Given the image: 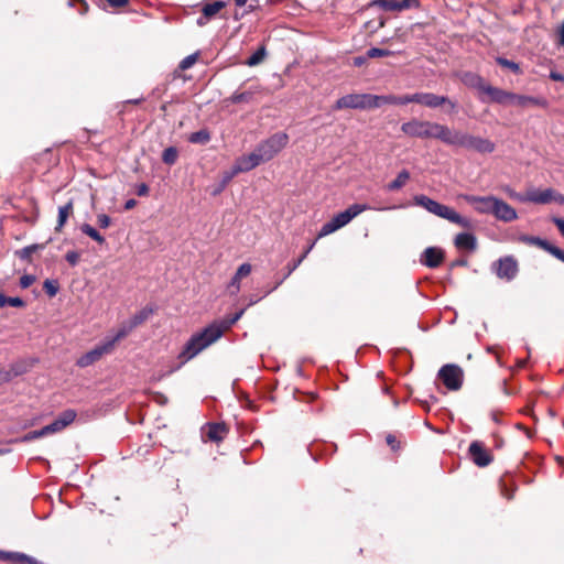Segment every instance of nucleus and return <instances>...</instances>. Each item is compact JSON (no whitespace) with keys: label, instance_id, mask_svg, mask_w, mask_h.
I'll return each instance as SVG.
<instances>
[{"label":"nucleus","instance_id":"obj_63","mask_svg":"<svg viewBox=\"0 0 564 564\" xmlns=\"http://www.w3.org/2000/svg\"><path fill=\"white\" fill-rule=\"evenodd\" d=\"M453 265H467V261L466 260H457L453 263Z\"/></svg>","mask_w":564,"mask_h":564},{"label":"nucleus","instance_id":"obj_15","mask_svg":"<svg viewBox=\"0 0 564 564\" xmlns=\"http://www.w3.org/2000/svg\"><path fill=\"white\" fill-rule=\"evenodd\" d=\"M468 452L473 462L479 467H486L492 460V456L482 447L479 442H473L469 445Z\"/></svg>","mask_w":564,"mask_h":564},{"label":"nucleus","instance_id":"obj_1","mask_svg":"<svg viewBox=\"0 0 564 564\" xmlns=\"http://www.w3.org/2000/svg\"><path fill=\"white\" fill-rule=\"evenodd\" d=\"M245 313V308H240L231 316L214 321L203 330L194 334L184 345L177 358L180 365L169 371V373L180 369L184 364L195 358L204 349L216 343L223 334L229 329Z\"/></svg>","mask_w":564,"mask_h":564},{"label":"nucleus","instance_id":"obj_3","mask_svg":"<svg viewBox=\"0 0 564 564\" xmlns=\"http://www.w3.org/2000/svg\"><path fill=\"white\" fill-rule=\"evenodd\" d=\"M288 142L289 135L284 132H278L259 143L256 149L249 153V170L272 160L286 147Z\"/></svg>","mask_w":564,"mask_h":564},{"label":"nucleus","instance_id":"obj_31","mask_svg":"<svg viewBox=\"0 0 564 564\" xmlns=\"http://www.w3.org/2000/svg\"><path fill=\"white\" fill-rule=\"evenodd\" d=\"M410 180V173L406 170H402L387 186L389 191H398Z\"/></svg>","mask_w":564,"mask_h":564},{"label":"nucleus","instance_id":"obj_26","mask_svg":"<svg viewBox=\"0 0 564 564\" xmlns=\"http://www.w3.org/2000/svg\"><path fill=\"white\" fill-rule=\"evenodd\" d=\"M134 327L131 325V323L128 321L127 323L122 324L117 333L113 336H108L104 340L107 343V345L113 350L116 344L127 337Z\"/></svg>","mask_w":564,"mask_h":564},{"label":"nucleus","instance_id":"obj_37","mask_svg":"<svg viewBox=\"0 0 564 564\" xmlns=\"http://www.w3.org/2000/svg\"><path fill=\"white\" fill-rule=\"evenodd\" d=\"M265 47L260 46L252 55L249 56V67L259 65L265 57Z\"/></svg>","mask_w":564,"mask_h":564},{"label":"nucleus","instance_id":"obj_43","mask_svg":"<svg viewBox=\"0 0 564 564\" xmlns=\"http://www.w3.org/2000/svg\"><path fill=\"white\" fill-rule=\"evenodd\" d=\"M45 292L51 296H55L58 292V286L55 281L45 280L44 284Z\"/></svg>","mask_w":564,"mask_h":564},{"label":"nucleus","instance_id":"obj_13","mask_svg":"<svg viewBox=\"0 0 564 564\" xmlns=\"http://www.w3.org/2000/svg\"><path fill=\"white\" fill-rule=\"evenodd\" d=\"M111 351H112L111 348L107 345V343L105 340H102L100 344L95 346L91 350H89L86 354H84L83 356H80L77 359L76 365L80 368H86V367L95 364L99 359H101V357L104 355L110 354Z\"/></svg>","mask_w":564,"mask_h":564},{"label":"nucleus","instance_id":"obj_22","mask_svg":"<svg viewBox=\"0 0 564 564\" xmlns=\"http://www.w3.org/2000/svg\"><path fill=\"white\" fill-rule=\"evenodd\" d=\"M378 108L383 105H408L413 102V94L404 96L378 95Z\"/></svg>","mask_w":564,"mask_h":564},{"label":"nucleus","instance_id":"obj_6","mask_svg":"<svg viewBox=\"0 0 564 564\" xmlns=\"http://www.w3.org/2000/svg\"><path fill=\"white\" fill-rule=\"evenodd\" d=\"M368 209H370V207L367 204L350 205L347 209L338 213L329 221L325 223L321 228L318 237H325L335 232L336 230L349 224L355 217Z\"/></svg>","mask_w":564,"mask_h":564},{"label":"nucleus","instance_id":"obj_29","mask_svg":"<svg viewBox=\"0 0 564 564\" xmlns=\"http://www.w3.org/2000/svg\"><path fill=\"white\" fill-rule=\"evenodd\" d=\"M72 213H73V200H69L67 204H65L64 206H61L58 208V219H57V225L55 228L57 231L62 230V228L66 224V221Z\"/></svg>","mask_w":564,"mask_h":564},{"label":"nucleus","instance_id":"obj_41","mask_svg":"<svg viewBox=\"0 0 564 564\" xmlns=\"http://www.w3.org/2000/svg\"><path fill=\"white\" fill-rule=\"evenodd\" d=\"M391 54H392L391 51L377 48V47H371L370 50L367 51V57H369V58L383 57V56H389Z\"/></svg>","mask_w":564,"mask_h":564},{"label":"nucleus","instance_id":"obj_60","mask_svg":"<svg viewBox=\"0 0 564 564\" xmlns=\"http://www.w3.org/2000/svg\"><path fill=\"white\" fill-rule=\"evenodd\" d=\"M387 443H388L392 448H394L395 437H394V436H392V435H388V436H387Z\"/></svg>","mask_w":564,"mask_h":564},{"label":"nucleus","instance_id":"obj_49","mask_svg":"<svg viewBox=\"0 0 564 564\" xmlns=\"http://www.w3.org/2000/svg\"><path fill=\"white\" fill-rule=\"evenodd\" d=\"M36 248H37L36 245H32V246H28V247L23 248L21 250L20 257L28 258L32 252H34L36 250Z\"/></svg>","mask_w":564,"mask_h":564},{"label":"nucleus","instance_id":"obj_21","mask_svg":"<svg viewBox=\"0 0 564 564\" xmlns=\"http://www.w3.org/2000/svg\"><path fill=\"white\" fill-rule=\"evenodd\" d=\"M225 7H226L225 1H214L210 3H205L202 8L203 17L197 20V23L199 25H203L205 23V21L203 19L210 20Z\"/></svg>","mask_w":564,"mask_h":564},{"label":"nucleus","instance_id":"obj_17","mask_svg":"<svg viewBox=\"0 0 564 564\" xmlns=\"http://www.w3.org/2000/svg\"><path fill=\"white\" fill-rule=\"evenodd\" d=\"M203 440L218 443L225 438L227 429L221 423H209L202 430Z\"/></svg>","mask_w":564,"mask_h":564},{"label":"nucleus","instance_id":"obj_50","mask_svg":"<svg viewBox=\"0 0 564 564\" xmlns=\"http://www.w3.org/2000/svg\"><path fill=\"white\" fill-rule=\"evenodd\" d=\"M241 171H243V167L241 165L235 166L234 170L230 173H227L224 176V183L229 182L235 174H237L238 172H241Z\"/></svg>","mask_w":564,"mask_h":564},{"label":"nucleus","instance_id":"obj_64","mask_svg":"<svg viewBox=\"0 0 564 564\" xmlns=\"http://www.w3.org/2000/svg\"><path fill=\"white\" fill-rule=\"evenodd\" d=\"M245 13H246V10H245V9H242L241 13L236 12V13H235V17H236V18H239V17H241V18H242V17H245Z\"/></svg>","mask_w":564,"mask_h":564},{"label":"nucleus","instance_id":"obj_55","mask_svg":"<svg viewBox=\"0 0 564 564\" xmlns=\"http://www.w3.org/2000/svg\"><path fill=\"white\" fill-rule=\"evenodd\" d=\"M550 78L552 80H555V82H563L564 80V75L561 74V73H557V72H551L550 73Z\"/></svg>","mask_w":564,"mask_h":564},{"label":"nucleus","instance_id":"obj_33","mask_svg":"<svg viewBox=\"0 0 564 564\" xmlns=\"http://www.w3.org/2000/svg\"><path fill=\"white\" fill-rule=\"evenodd\" d=\"M210 140V134L207 130L203 129L196 132H193L188 137V141L191 143L205 144Z\"/></svg>","mask_w":564,"mask_h":564},{"label":"nucleus","instance_id":"obj_2","mask_svg":"<svg viewBox=\"0 0 564 564\" xmlns=\"http://www.w3.org/2000/svg\"><path fill=\"white\" fill-rule=\"evenodd\" d=\"M401 131L411 138L435 139L447 145L452 128L435 121L414 118L402 123Z\"/></svg>","mask_w":564,"mask_h":564},{"label":"nucleus","instance_id":"obj_23","mask_svg":"<svg viewBox=\"0 0 564 564\" xmlns=\"http://www.w3.org/2000/svg\"><path fill=\"white\" fill-rule=\"evenodd\" d=\"M460 80L465 86L475 88L480 93H482L484 88L487 85L480 75L473 72L464 73L460 77Z\"/></svg>","mask_w":564,"mask_h":564},{"label":"nucleus","instance_id":"obj_18","mask_svg":"<svg viewBox=\"0 0 564 564\" xmlns=\"http://www.w3.org/2000/svg\"><path fill=\"white\" fill-rule=\"evenodd\" d=\"M444 260V252L436 247H429L421 256V263L427 268H437Z\"/></svg>","mask_w":564,"mask_h":564},{"label":"nucleus","instance_id":"obj_10","mask_svg":"<svg viewBox=\"0 0 564 564\" xmlns=\"http://www.w3.org/2000/svg\"><path fill=\"white\" fill-rule=\"evenodd\" d=\"M491 271L500 280L510 282L518 275L519 265L517 260L512 256H506L492 262Z\"/></svg>","mask_w":564,"mask_h":564},{"label":"nucleus","instance_id":"obj_20","mask_svg":"<svg viewBox=\"0 0 564 564\" xmlns=\"http://www.w3.org/2000/svg\"><path fill=\"white\" fill-rule=\"evenodd\" d=\"M484 94L488 95L491 101L498 104H507L510 102L511 93L502 90L500 88L494 87L489 84L482 90Z\"/></svg>","mask_w":564,"mask_h":564},{"label":"nucleus","instance_id":"obj_51","mask_svg":"<svg viewBox=\"0 0 564 564\" xmlns=\"http://www.w3.org/2000/svg\"><path fill=\"white\" fill-rule=\"evenodd\" d=\"M552 221L556 225L561 235L564 237V219L560 217H553Z\"/></svg>","mask_w":564,"mask_h":564},{"label":"nucleus","instance_id":"obj_47","mask_svg":"<svg viewBox=\"0 0 564 564\" xmlns=\"http://www.w3.org/2000/svg\"><path fill=\"white\" fill-rule=\"evenodd\" d=\"M35 281V278L34 275H31V274H25L23 276H21L20 279V286L22 289H28L29 286H31Z\"/></svg>","mask_w":564,"mask_h":564},{"label":"nucleus","instance_id":"obj_52","mask_svg":"<svg viewBox=\"0 0 564 564\" xmlns=\"http://www.w3.org/2000/svg\"><path fill=\"white\" fill-rule=\"evenodd\" d=\"M148 193H149V187H148V185H147V184L141 183V184H139V185H138V187H137V194H138L139 196H145V195H148Z\"/></svg>","mask_w":564,"mask_h":564},{"label":"nucleus","instance_id":"obj_57","mask_svg":"<svg viewBox=\"0 0 564 564\" xmlns=\"http://www.w3.org/2000/svg\"><path fill=\"white\" fill-rule=\"evenodd\" d=\"M558 35H560V44H561L562 46H564V20H563V23H562V25H561V29H560Z\"/></svg>","mask_w":564,"mask_h":564},{"label":"nucleus","instance_id":"obj_27","mask_svg":"<svg viewBox=\"0 0 564 564\" xmlns=\"http://www.w3.org/2000/svg\"><path fill=\"white\" fill-rule=\"evenodd\" d=\"M510 104L528 107V106H542L544 105V100L531 96L517 95L511 93Z\"/></svg>","mask_w":564,"mask_h":564},{"label":"nucleus","instance_id":"obj_40","mask_svg":"<svg viewBox=\"0 0 564 564\" xmlns=\"http://www.w3.org/2000/svg\"><path fill=\"white\" fill-rule=\"evenodd\" d=\"M197 58H198L197 53L186 56L185 58H183L181 61L180 68L183 70L191 68L196 63Z\"/></svg>","mask_w":564,"mask_h":564},{"label":"nucleus","instance_id":"obj_44","mask_svg":"<svg viewBox=\"0 0 564 564\" xmlns=\"http://www.w3.org/2000/svg\"><path fill=\"white\" fill-rule=\"evenodd\" d=\"M44 436H45V433H44V430L42 427L40 430L29 432L28 434H25L21 438V441L22 442H30V441H33V440H36V438H40V437H44Z\"/></svg>","mask_w":564,"mask_h":564},{"label":"nucleus","instance_id":"obj_5","mask_svg":"<svg viewBox=\"0 0 564 564\" xmlns=\"http://www.w3.org/2000/svg\"><path fill=\"white\" fill-rule=\"evenodd\" d=\"M447 145L475 150L482 154L491 153L496 149L495 143L489 139L476 137L457 129H452Z\"/></svg>","mask_w":564,"mask_h":564},{"label":"nucleus","instance_id":"obj_61","mask_svg":"<svg viewBox=\"0 0 564 564\" xmlns=\"http://www.w3.org/2000/svg\"><path fill=\"white\" fill-rule=\"evenodd\" d=\"M259 7V0H249V11Z\"/></svg>","mask_w":564,"mask_h":564},{"label":"nucleus","instance_id":"obj_12","mask_svg":"<svg viewBox=\"0 0 564 564\" xmlns=\"http://www.w3.org/2000/svg\"><path fill=\"white\" fill-rule=\"evenodd\" d=\"M519 240L525 245L536 246L544 251L549 252L556 259L564 262V251L556 246L551 245L547 240L535 236L523 235L519 237Z\"/></svg>","mask_w":564,"mask_h":564},{"label":"nucleus","instance_id":"obj_56","mask_svg":"<svg viewBox=\"0 0 564 564\" xmlns=\"http://www.w3.org/2000/svg\"><path fill=\"white\" fill-rule=\"evenodd\" d=\"M137 205V200L131 198V199H128L124 204V209L126 210H130L132 209L134 206Z\"/></svg>","mask_w":564,"mask_h":564},{"label":"nucleus","instance_id":"obj_4","mask_svg":"<svg viewBox=\"0 0 564 564\" xmlns=\"http://www.w3.org/2000/svg\"><path fill=\"white\" fill-rule=\"evenodd\" d=\"M414 203L417 206H421L424 209H426L429 213L436 215L441 218H444L463 228L469 229L473 227V223L469 218L459 215L453 208L443 205L425 195L414 196Z\"/></svg>","mask_w":564,"mask_h":564},{"label":"nucleus","instance_id":"obj_48","mask_svg":"<svg viewBox=\"0 0 564 564\" xmlns=\"http://www.w3.org/2000/svg\"><path fill=\"white\" fill-rule=\"evenodd\" d=\"M399 3H400V11L410 9V8H417L420 4L419 0H401Z\"/></svg>","mask_w":564,"mask_h":564},{"label":"nucleus","instance_id":"obj_42","mask_svg":"<svg viewBox=\"0 0 564 564\" xmlns=\"http://www.w3.org/2000/svg\"><path fill=\"white\" fill-rule=\"evenodd\" d=\"M64 429L63 424L59 423V421L56 419L54 422H52L48 425H45L43 427L45 436L50 434L57 433Z\"/></svg>","mask_w":564,"mask_h":564},{"label":"nucleus","instance_id":"obj_39","mask_svg":"<svg viewBox=\"0 0 564 564\" xmlns=\"http://www.w3.org/2000/svg\"><path fill=\"white\" fill-rule=\"evenodd\" d=\"M496 62L500 66L511 69L516 74L520 72L519 65L517 63H514L513 61H510V59L499 56L496 58Z\"/></svg>","mask_w":564,"mask_h":564},{"label":"nucleus","instance_id":"obj_14","mask_svg":"<svg viewBox=\"0 0 564 564\" xmlns=\"http://www.w3.org/2000/svg\"><path fill=\"white\" fill-rule=\"evenodd\" d=\"M463 198L480 214H492L496 202L495 196L464 195Z\"/></svg>","mask_w":564,"mask_h":564},{"label":"nucleus","instance_id":"obj_45","mask_svg":"<svg viewBox=\"0 0 564 564\" xmlns=\"http://www.w3.org/2000/svg\"><path fill=\"white\" fill-rule=\"evenodd\" d=\"M65 259L70 265L74 267L79 261V253L75 250H70L66 253Z\"/></svg>","mask_w":564,"mask_h":564},{"label":"nucleus","instance_id":"obj_35","mask_svg":"<svg viewBox=\"0 0 564 564\" xmlns=\"http://www.w3.org/2000/svg\"><path fill=\"white\" fill-rule=\"evenodd\" d=\"M178 158V151L174 147L166 148L162 153V161L165 164L173 165Z\"/></svg>","mask_w":564,"mask_h":564},{"label":"nucleus","instance_id":"obj_58","mask_svg":"<svg viewBox=\"0 0 564 564\" xmlns=\"http://www.w3.org/2000/svg\"><path fill=\"white\" fill-rule=\"evenodd\" d=\"M365 62H366V57L358 56V57H355L354 65L355 66H361Z\"/></svg>","mask_w":564,"mask_h":564},{"label":"nucleus","instance_id":"obj_9","mask_svg":"<svg viewBox=\"0 0 564 564\" xmlns=\"http://www.w3.org/2000/svg\"><path fill=\"white\" fill-rule=\"evenodd\" d=\"M413 102L420 104L431 109L447 106L448 113H456L458 108L456 101L449 99L446 96H441L433 93H415L413 94Z\"/></svg>","mask_w":564,"mask_h":564},{"label":"nucleus","instance_id":"obj_16","mask_svg":"<svg viewBox=\"0 0 564 564\" xmlns=\"http://www.w3.org/2000/svg\"><path fill=\"white\" fill-rule=\"evenodd\" d=\"M492 215L506 223L512 221L518 217L516 209L499 198H496Z\"/></svg>","mask_w":564,"mask_h":564},{"label":"nucleus","instance_id":"obj_34","mask_svg":"<svg viewBox=\"0 0 564 564\" xmlns=\"http://www.w3.org/2000/svg\"><path fill=\"white\" fill-rule=\"evenodd\" d=\"M6 305L22 307L24 306V301L18 296L11 297L0 293V308L4 307Z\"/></svg>","mask_w":564,"mask_h":564},{"label":"nucleus","instance_id":"obj_8","mask_svg":"<svg viewBox=\"0 0 564 564\" xmlns=\"http://www.w3.org/2000/svg\"><path fill=\"white\" fill-rule=\"evenodd\" d=\"M511 197L521 202V203H534V204H549L551 202H556L558 204L564 203V196L552 188L545 189H535L531 188L527 191L525 194L513 193Z\"/></svg>","mask_w":564,"mask_h":564},{"label":"nucleus","instance_id":"obj_7","mask_svg":"<svg viewBox=\"0 0 564 564\" xmlns=\"http://www.w3.org/2000/svg\"><path fill=\"white\" fill-rule=\"evenodd\" d=\"M378 95L373 94H349L340 97L333 106L334 110L357 109L368 110L378 108Z\"/></svg>","mask_w":564,"mask_h":564},{"label":"nucleus","instance_id":"obj_30","mask_svg":"<svg viewBox=\"0 0 564 564\" xmlns=\"http://www.w3.org/2000/svg\"><path fill=\"white\" fill-rule=\"evenodd\" d=\"M154 313V310L153 307L151 306H145L143 307L141 311H139L138 313H135L130 319L129 322L131 323V325L135 328L138 327L139 325H141L142 323H144L152 314Z\"/></svg>","mask_w":564,"mask_h":564},{"label":"nucleus","instance_id":"obj_38","mask_svg":"<svg viewBox=\"0 0 564 564\" xmlns=\"http://www.w3.org/2000/svg\"><path fill=\"white\" fill-rule=\"evenodd\" d=\"M76 412L72 409H68V410H65L59 416H58V421L61 424H63L64 429L69 425L70 423L74 422V420L76 419Z\"/></svg>","mask_w":564,"mask_h":564},{"label":"nucleus","instance_id":"obj_25","mask_svg":"<svg viewBox=\"0 0 564 564\" xmlns=\"http://www.w3.org/2000/svg\"><path fill=\"white\" fill-rule=\"evenodd\" d=\"M134 327L131 325V323L128 321L127 323L122 324L117 333L113 336H108L104 340L107 343V345L113 350L116 344L127 337Z\"/></svg>","mask_w":564,"mask_h":564},{"label":"nucleus","instance_id":"obj_19","mask_svg":"<svg viewBox=\"0 0 564 564\" xmlns=\"http://www.w3.org/2000/svg\"><path fill=\"white\" fill-rule=\"evenodd\" d=\"M0 560L15 564H42L36 558L20 552L0 551Z\"/></svg>","mask_w":564,"mask_h":564},{"label":"nucleus","instance_id":"obj_28","mask_svg":"<svg viewBox=\"0 0 564 564\" xmlns=\"http://www.w3.org/2000/svg\"><path fill=\"white\" fill-rule=\"evenodd\" d=\"M247 276V263H242L239 265L235 276L231 279L230 283L228 284V292L231 295H235L240 290V281Z\"/></svg>","mask_w":564,"mask_h":564},{"label":"nucleus","instance_id":"obj_54","mask_svg":"<svg viewBox=\"0 0 564 564\" xmlns=\"http://www.w3.org/2000/svg\"><path fill=\"white\" fill-rule=\"evenodd\" d=\"M111 7L120 8L128 3V0H107Z\"/></svg>","mask_w":564,"mask_h":564},{"label":"nucleus","instance_id":"obj_46","mask_svg":"<svg viewBox=\"0 0 564 564\" xmlns=\"http://www.w3.org/2000/svg\"><path fill=\"white\" fill-rule=\"evenodd\" d=\"M97 223H98L100 228L106 229V228H108L110 226L111 219L106 214H99L97 216Z\"/></svg>","mask_w":564,"mask_h":564},{"label":"nucleus","instance_id":"obj_53","mask_svg":"<svg viewBox=\"0 0 564 564\" xmlns=\"http://www.w3.org/2000/svg\"><path fill=\"white\" fill-rule=\"evenodd\" d=\"M234 104L241 102L245 100V93H236L230 97Z\"/></svg>","mask_w":564,"mask_h":564},{"label":"nucleus","instance_id":"obj_11","mask_svg":"<svg viewBox=\"0 0 564 564\" xmlns=\"http://www.w3.org/2000/svg\"><path fill=\"white\" fill-rule=\"evenodd\" d=\"M438 378L448 390L456 391L463 384L464 373L457 365L447 364L438 370Z\"/></svg>","mask_w":564,"mask_h":564},{"label":"nucleus","instance_id":"obj_32","mask_svg":"<svg viewBox=\"0 0 564 564\" xmlns=\"http://www.w3.org/2000/svg\"><path fill=\"white\" fill-rule=\"evenodd\" d=\"M83 234L90 237L93 240L98 242L99 245H104L106 242L105 237L101 236L93 226L89 224H83L80 227Z\"/></svg>","mask_w":564,"mask_h":564},{"label":"nucleus","instance_id":"obj_59","mask_svg":"<svg viewBox=\"0 0 564 564\" xmlns=\"http://www.w3.org/2000/svg\"><path fill=\"white\" fill-rule=\"evenodd\" d=\"M313 247H314V242L312 245H310L305 251H303V254L300 257V259H302V261L306 258V256L310 253V251L313 249Z\"/></svg>","mask_w":564,"mask_h":564},{"label":"nucleus","instance_id":"obj_36","mask_svg":"<svg viewBox=\"0 0 564 564\" xmlns=\"http://www.w3.org/2000/svg\"><path fill=\"white\" fill-rule=\"evenodd\" d=\"M399 0H375L373 4L386 11H400Z\"/></svg>","mask_w":564,"mask_h":564},{"label":"nucleus","instance_id":"obj_62","mask_svg":"<svg viewBox=\"0 0 564 564\" xmlns=\"http://www.w3.org/2000/svg\"><path fill=\"white\" fill-rule=\"evenodd\" d=\"M301 262H302V259H300V258H299L295 262H293V265H292V267L290 268V270H289V274H290L292 271H294V270H295V269L301 264Z\"/></svg>","mask_w":564,"mask_h":564},{"label":"nucleus","instance_id":"obj_24","mask_svg":"<svg viewBox=\"0 0 564 564\" xmlns=\"http://www.w3.org/2000/svg\"><path fill=\"white\" fill-rule=\"evenodd\" d=\"M455 246L458 249H466L474 251L477 248V239L473 234L460 232L455 237Z\"/></svg>","mask_w":564,"mask_h":564}]
</instances>
